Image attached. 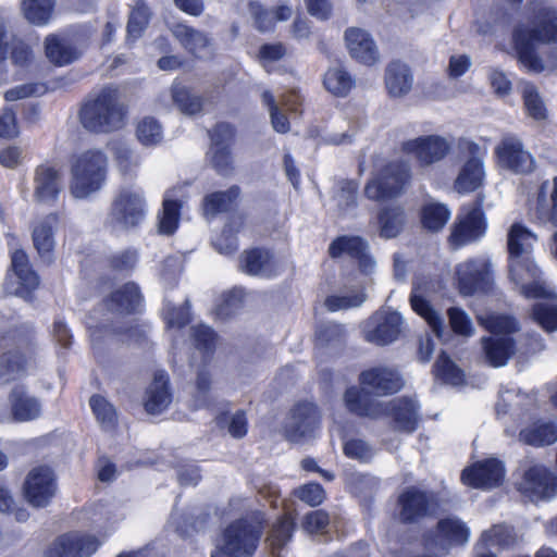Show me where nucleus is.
Segmentation results:
<instances>
[{
  "instance_id": "obj_26",
  "label": "nucleus",
  "mask_w": 557,
  "mask_h": 557,
  "mask_svg": "<svg viewBox=\"0 0 557 557\" xmlns=\"http://www.w3.org/2000/svg\"><path fill=\"white\" fill-rule=\"evenodd\" d=\"M171 401L169 375L164 371H157L145 393V410L149 414H159L170 406Z\"/></svg>"
},
{
  "instance_id": "obj_18",
  "label": "nucleus",
  "mask_w": 557,
  "mask_h": 557,
  "mask_svg": "<svg viewBox=\"0 0 557 557\" xmlns=\"http://www.w3.org/2000/svg\"><path fill=\"white\" fill-rule=\"evenodd\" d=\"M99 545V540L94 535L67 533L51 543L46 557H90Z\"/></svg>"
},
{
  "instance_id": "obj_16",
  "label": "nucleus",
  "mask_w": 557,
  "mask_h": 557,
  "mask_svg": "<svg viewBox=\"0 0 557 557\" xmlns=\"http://www.w3.org/2000/svg\"><path fill=\"white\" fill-rule=\"evenodd\" d=\"M497 164L516 174H529L535 169L532 154L524 149L520 138L513 135L504 136L495 147Z\"/></svg>"
},
{
  "instance_id": "obj_17",
  "label": "nucleus",
  "mask_w": 557,
  "mask_h": 557,
  "mask_svg": "<svg viewBox=\"0 0 557 557\" xmlns=\"http://www.w3.org/2000/svg\"><path fill=\"white\" fill-rule=\"evenodd\" d=\"M11 271L5 278V292L27 298L32 290L39 285V277L30 269L28 257L23 250L13 251L11 256Z\"/></svg>"
},
{
  "instance_id": "obj_52",
  "label": "nucleus",
  "mask_w": 557,
  "mask_h": 557,
  "mask_svg": "<svg viewBox=\"0 0 557 557\" xmlns=\"http://www.w3.org/2000/svg\"><path fill=\"white\" fill-rule=\"evenodd\" d=\"M450 216L449 210L442 203L430 202L422 211V223L430 231L437 232L444 227Z\"/></svg>"
},
{
  "instance_id": "obj_63",
  "label": "nucleus",
  "mask_w": 557,
  "mask_h": 557,
  "mask_svg": "<svg viewBox=\"0 0 557 557\" xmlns=\"http://www.w3.org/2000/svg\"><path fill=\"white\" fill-rule=\"evenodd\" d=\"M46 84L41 82L26 83L15 86L4 92L7 101H16L29 97H40L47 92Z\"/></svg>"
},
{
  "instance_id": "obj_58",
  "label": "nucleus",
  "mask_w": 557,
  "mask_h": 557,
  "mask_svg": "<svg viewBox=\"0 0 557 557\" xmlns=\"http://www.w3.org/2000/svg\"><path fill=\"white\" fill-rule=\"evenodd\" d=\"M136 135L144 146H154L162 140V127L153 117H145L138 123Z\"/></svg>"
},
{
  "instance_id": "obj_25",
  "label": "nucleus",
  "mask_w": 557,
  "mask_h": 557,
  "mask_svg": "<svg viewBox=\"0 0 557 557\" xmlns=\"http://www.w3.org/2000/svg\"><path fill=\"white\" fill-rule=\"evenodd\" d=\"M417 403L408 397L393 399L388 404H381V413H386L393 418L397 430L412 432L416 430L419 414Z\"/></svg>"
},
{
  "instance_id": "obj_43",
  "label": "nucleus",
  "mask_w": 557,
  "mask_h": 557,
  "mask_svg": "<svg viewBox=\"0 0 557 557\" xmlns=\"http://www.w3.org/2000/svg\"><path fill=\"white\" fill-rule=\"evenodd\" d=\"M54 4V0H23L22 11L29 23L42 26L50 22Z\"/></svg>"
},
{
  "instance_id": "obj_33",
  "label": "nucleus",
  "mask_w": 557,
  "mask_h": 557,
  "mask_svg": "<svg viewBox=\"0 0 557 557\" xmlns=\"http://www.w3.org/2000/svg\"><path fill=\"white\" fill-rule=\"evenodd\" d=\"M47 59L59 66L67 65L81 55L77 48L64 36L51 34L45 39Z\"/></svg>"
},
{
  "instance_id": "obj_28",
  "label": "nucleus",
  "mask_w": 557,
  "mask_h": 557,
  "mask_svg": "<svg viewBox=\"0 0 557 557\" xmlns=\"http://www.w3.org/2000/svg\"><path fill=\"white\" fill-rule=\"evenodd\" d=\"M239 269L253 276L269 277L277 272L273 255L262 248L245 250L239 258Z\"/></svg>"
},
{
  "instance_id": "obj_20",
  "label": "nucleus",
  "mask_w": 557,
  "mask_h": 557,
  "mask_svg": "<svg viewBox=\"0 0 557 557\" xmlns=\"http://www.w3.org/2000/svg\"><path fill=\"white\" fill-rule=\"evenodd\" d=\"M363 389L377 396L397 393L404 385L399 373L392 368L375 367L360 375Z\"/></svg>"
},
{
  "instance_id": "obj_4",
  "label": "nucleus",
  "mask_w": 557,
  "mask_h": 557,
  "mask_svg": "<svg viewBox=\"0 0 557 557\" xmlns=\"http://www.w3.org/2000/svg\"><path fill=\"white\" fill-rule=\"evenodd\" d=\"M534 405V399L528 394L515 389L502 392L499 400L496 404V413H510L530 423L519 432V441L525 445L542 447L552 445L557 441V426L549 421L535 420L530 413Z\"/></svg>"
},
{
  "instance_id": "obj_23",
  "label": "nucleus",
  "mask_w": 557,
  "mask_h": 557,
  "mask_svg": "<svg viewBox=\"0 0 557 557\" xmlns=\"http://www.w3.org/2000/svg\"><path fill=\"white\" fill-rule=\"evenodd\" d=\"M344 38L352 59L364 65H373L380 60L377 47L364 29L349 27L345 30Z\"/></svg>"
},
{
  "instance_id": "obj_49",
  "label": "nucleus",
  "mask_w": 557,
  "mask_h": 557,
  "mask_svg": "<svg viewBox=\"0 0 557 557\" xmlns=\"http://www.w3.org/2000/svg\"><path fill=\"white\" fill-rule=\"evenodd\" d=\"M522 98L525 111L530 117L535 121H544L547 119L548 112L546 104L533 84H524Z\"/></svg>"
},
{
  "instance_id": "obj_14",
  "label": "nucleus",
  "mask_w": 557,
  "mask_h": 557,
  "mask_svg": "<svg viewBox=\"0 0 557 557\" xmlns=\"http://www.w3.org/2000/svg\"><path fill=\"white\" fill-rule=\"evenodd\" d=\"M517 487L531 502L549 499L557 495V476L546 467L533 463L523 470Z\"/></svg>"
},
{
  "instance_id": "obj_59",
  "label": "nucleus",
  "mask_w": 557,
  "mask_h": 557,
  "mask_svg": "<svg viewBox=\"0 0 557 557\" xmlns=\"http://www.w3.org/2000/svg\"><path fill=\"white\" fill-rule=\"evenodd\" d=\"M240 218H234L232 223L226 225L222 234L214 240L215 249L223 255H231L237 250V239L234 233L242 226Z\"/></svg>"
},
{
  "instance_id": "obj_42",
  "label": "nucleus",
  "mask_w": 557,
  "mask_h": 557,
  "mask_svg": "<svg viewBox=\"0 0 557 557\" xmlns=\"http://www.w3.org/2000/svg\"><path fill=\"white\" fill-rule=\"evenodd\" d=\"M483 261L469 260L457 267V276L460 293L465 296L472 295L478 284L483 280Z\"/></svg>"
},
{
  "instance_id": "obj_35",
  "label": "nucleus",
  "mask_w": 557,
  "mask_h": 557,
  "mask_svg": "<svg viewBox=\"0 0 557 557\" xmlns=\"http://www.w3.org/2000/svg\"><path fill=\"white\" fill-rule=\"evenodd\" d=\"M485 360L493 367H502L515 354V343L509 336H490L481 339Z\"/></svg>"
},
{
  "instance_id": "obj_55",
  "label": "nucleus",
  "mask_w": 557,
  "mask_h": 557,
  "mask_svg": "<svg viewBox=\"0 0 557 557\" xmlns=\"http://www.w3.org/2000/svg\"><path fill=\"white\" fill-rule=\"evenodd\" d=\"M435 373L445 383L454 386L461 385L465 381L463 372L449 359L445 352H442L436 360Z\"/></svg>"
},
{
  "instance_id": "obj_41",
  "label": "nucleus",
  "mask_w": 557,
  "mask_h": 557,
  "mask_svg": "<svg viewBox=\"0 0 557 557\" xmlns=\"http://www.w3.org/2000/svg\"><path fill=\"white\" fill-rule=\"evenodd\" d=\"M171 97L177 110L185 115H195L202 110V98L187 86L175 82L171 87Z\"/></svg>"
},
{
  "instance_id": "obj_64",
  "label": "nucleus",
  "mask_w": 557,
  "mask_h": 557,
  "mask_svg": "<svg viewBox=\"0 0 557 557\" xmlns=\"http://www.w3.org/2000/svg\"><path fill=\"white\" fill-rule=\"evenodd\" d=\"M211 166L220 175H228L233 171V158L228 147L210 148L208 151Z\"/></svg>"
},
{
  "instance_id": "obj_40",
  "label": "nucleus",
  "mask_w": 557,
  "mask_h": 557,
  "mask_svg": "<svg viewBox=\"0 0 557 557\" xmlns=\"http://www.w3.org/2000/svg\"><path fill=\"white\" fill-rule=\"evenodd\" d=\"M380 236L386 239L396 237L404 228L405 212L399 206L383 208L377 214Z\"/></svg>"
},
{
  "instance_id": "obj_10",
  "label": "nucleus",
  "mask_w": 557,
  "mask_h": 557,
  "mask_svg": "<svg viewBox=\"0 0 557 557\" xmlns=\"http://www.w3.org/2000/svg\"><path fill=\"white\" fill-rule=\"evenodd\" d=\"M405 322L399 312L382 307L363 322L362 336L370 344L387 346L400 337Z\"/></svg>"
},
{
  "instance_id": "obj_46",
  "label": "nucleus",
  "mask_w": 557,
  "mask_h": 557,
  "mask_svg": "<svg viewBox=\"0 0 557 557\" xmlns=\"http://www.w3.org/2000/svg\"><path fill=\"white\" fill-rule=\"evenodd\" d=\"M294 528V519L289 513H285L277 523L272 527L270 534L267 537V542L271 547L273 555L280 557L277 550H280L292 539Z\"/></svg>"
},
{
  "instance_id": "obj_38",
  "label": "nucleus",
  "mask_w": 557,
  "mask_h": 557,
  "mask_svg": "<svg viewBox=\"0 0 557 557\" xmlns=\"http://www.w3.org/2000/svg\"><path fill=\"white\" fill-rule=\"evenodd\" d=\"M191 397L193 406L197 409L213 408L216 405L218 397L213 393L212 374L207 367L198 369Z\"/></svg>"
},
{
  "instance_id": "obj_39",
  "label": "nucleus",
  "mask_w": 557,
  "mask_h": 557,
  "mask_svg": "<svg viewBox=\"0 0 557 557\" xmlns=\"http://www.w3.org/2000/svg\"><path fill=\"white\" fill-rule=\"evenodd\" d=\"M547 182H544L539 190L534 208L535 218L543 224L557 226V176L553 180L550 197H546Z\"/></svg>"
},
{
  "instance_id": "obj_30",
  "label": "nucleus",
  "mask_w": 557,
  "mask_h": 557,
  "mask_svg": "<svg viewBox=\"0 0 557 557\" xmlns=\"http://www.w3.org/2000/svg\"><path fill=\"white\" fill-rule=\"evenodd\" d=\"M59 215L50 213L39 220L33 228V243L38 255L50 262L54 248V231L59 225Z\"/></svg>"
},
{
  "instance_id": "obj_29",
  "label": "nucleus",
  "mask_w": 557,
  "mask_h": 557,
  "mask_svg": "<svg viewBox=\"0 0 557 557\" xmlns=\"http://www.w3.org/2000/svg\"><path fill=\"white\" fill-rule=\"evenodd\" d=\"M399 518L403 522H416L429 512L431 497L414 487H409L399 495Z\"/></svg>"
},
{
  "instance_id": "obj_12",
  "label": "nucleus",
  "mask_w": 557,
  "mask_h": 557,
  "mask_svg": "<svg viewBox=\"0 0 557 557\" xmlns=\"http://www.w3.org/2000/svg\"><path fill=\"white\" fill-rule=\"evenodd\" d=\"M321 414L317 406L311 403H299L295 405L283 426L286 440L293 443H300L315 436L320 428Z\"/></svg>"
},
{
  "instance_id": "obj_1",
  "label": "nucleus",
  "mask_w": 557,
  "mask_h": 557,
  "mask_svg": "<svg viewBox=\"0 0 557 557\" xmlns=\"http://www.w3.org/2000/svg\"><path fill=\"white\" fill-rule=\"evenodd\" d=\"M535 240L536 236L522 224L515 223L510 227L508 232L510 278L525 298L544 299L533 307V319L546 332H554L557 330L556 295L542 281L540 270L529 258Z\"/></svg>"
},
{
  "instance_id": "obj_53",
  "label": "nucleus",
  "mask_w": 557,
  "mask_h": 557,
  "mask_svg": "<svg viewBox=\"0 0 557 557\" xmlns=\"http://www.w3.org/2000/svg\"><path fill=\"white\" fill-rule=\"evenodd\" d=\"M480 323L491 333L507 336L519 330L517 321L509 315L504 314H490L486 317H479Z\"/></svg>"
},
{
  "instance_id": "obj_2",
  "label": "nucleus",
  "mask_w": 557,
  "mask_h": 557,
  "mask_svg": "<svg viewBox=\"0 0 557 557\" xmlns=\"http://www.w3.org/2000/svg\"><path fill=\"white\" fill-rule=\"evenodd\" d=\"M527 16L512 29L511 40L519 63L529 72L541 73L545 65L536 45L557 42V9L546 0H531Z\"/></svg>"
},
{
  "instance_id": "obj_47",
  "label": "nucleus",
  "mask_w": 557,
  "mask_h": 557,
  "mask_svg": "<svg viewBox=\"0 0 557 557\" xmlns=\"http://www.w3.org/2000/svg\"><path fill=\"white\" fill-rule=\"evenodd\" d=\"M344 401L347 409L358 416L377 417L381 414V404H369L367 397L356 387L345 392Z\"/></svg>"
},
{
  "instance_id": "obj_19",
  "label": "nucleus",
  "mask_w": 557,
  "mask_h": 557,
  "mask_svg": "<svg viewBox=\"0 0 557 557\" xmlns=\"http://www.w3.org/2000/svg\"><path fill=\"white\" fill-rule=\"evenodd\" d=\"M504 475L503 462L495 458H488L465 469L461 473V480L472 487L490 490L499 486Z\"/></svg>"
},
{
  "instance_id": "obj_8",
  "label": "nucleus",
  "mask_w": 557,
  "mask_h": 557,
  "mask_svg": "<svg viewBox=\"0 0 557 557\" xmlns=\"http://www.w3.org/2000/svg\"><path fill=\"white\" fill-rule=\"evenodd\" d=\"M485 231L486 218L483 212V198L479 196L474 202L465 206L457 215L450 228L448 244L451 249H459L479 240Z\"/></svg>"
},
{
  "instance_id": "obj_31",
  "label": "nucleus",
  "mask_w": 557,
  "mask_h": 557,
  "mask_svg": "<svg viewBox=\"0 0 557 557\" xmlns=\"http://www.w3.org/2000/svg\"><path fill=\"white\" fill-rule=\"evenodd\" d=\"M410 305L412 310L428 322L436 336L442 337L445 330L443 319L428 300L425 285L416 282L413 283L410 295Z\"/></svg>"
},
{
  "instance_id": "obj_3",
  "label": "nucleus",
  "mask_w": 557,
  "mask_h": 557,
  "mask_svg": "<svg viewBox=\"0 0 557 557\" xmlns=\"http://www.w3.org/2000/svg\"><path fill=\"white\" fill-rule=\"evenodd\" d=\"M78 119L89 133L110 134L122 129L127 122V107L120 89L106 86L90 95L82 104Z\"/></svg>"
},
{
  "instance_id": "obj_37",
  "label": "nucleus",
  "mask_w": 557,
  "mask_h": 557,
  "mask_svg": "<svg viewBox=\"0 0 557 557\" xmlns=\"http://www.w3.org/2000/svg\"><path fill=\"white\" fill-rule=\"evenodd\" d=\"M172 34L195 57H199L210 45V38L206 33L183 23L175 24Z\"/></svg>"
},
{
  "instance_id": "obj_44",
  "label": "nucleus",
  "mask_w": 557,
  "mask_h": 557,
  "mask_svg": "<svg viewBox=\"0 0 557 557\" xmlns=\"http://www.w3.org/2000/svg\"><path fill=\"white\" fill-rule=\"evenodd\" d=\"M369 250L368 243L359 236H339L329 247V255L338 258L347 255L356 259L362 251Z\"/></svg>"
},
{
  "instance_id": "obj_48",
  "label": "nucleus",
  "mask_w": 557,
  "mask_h": 557,
  "mask_svg": "<svg viewBox=\"0 0 557 557\" xmlns=\"http://www.w3.org/2000/svg\"><path fill=\"white\" fill-rule=\"evenodd\" d=\"M215 422L220 429L226 430L234 438H243L248 431V421L244 410L221 413L216 416Z\"/></svg>"
},
{
  "instance_id": "obj_11",
  "label": "nucleus",
  "mask_w": 557,
  "mask_h": 557,
  "mask_svg": "<svg viewBox=\"0 0 557 557\" xmlns=\"http://www.w3.org/2000/svg\"><path fill=\"white\" fill-rule=\"evenodd\" d=\"M457 147L460 152L467 154V160L454 182V189L458 193H470L483 184L485 177L483 153L476 143L463 137L457 140Z\"/></svg>"
},
{
  "instance_id": "obj_36",
  "label": "nucleus",
  "mask_w": 557,
  "mask_h": 557,
  "mask_svg": "<svg viewBox=\"0 0 557 557\" xmlns=\"http://www.w3.org/2000/svg\"><path fill=\"white\" fill-rule=\"evenodd\" d=\"M240 195L238 186H232L224 191H214L207 195L202 201V211L207 220L215 218L219 213L231 210Z\"/></svg>"
},
{
  "instance_id": "obj_6",
  "label": "nucleus",
  "mask_w": 557,
  "mask_h": 557,
  "mask_svg": "<svg viewBox=\"0 0 557 557\" xmlns=\"http://www.w3.org/2000/svg\"><path fill=\"white\" fill-rule=\"evenodd\" d=\"M263 513L259 511L232 522L223 531L211 557L252 556L263 532Z\"/></svg>"
},
{
  "instance_id": "obj_61",
  "label": "nucleus",
  "mask_w": 557,
  "mask_h": 557,
  "mask_svg": "<svg viewBox=\"0 0 557 557\" xmlns=\"http://www.w3.org/2000/svg\"><path fill=\"white\" fill-rule=\"evenodd\" d=\"M190 336L195 347L203 354H212L216 345V334L207 325L198 324L191 327Z\"/></svg>"
},
{
  "instance_id": "obj_51",
  "label": "nucleus",
  "mask_w": 557,
  "mask_h": 557,
  "mask_svg": "<svg viewBox=\"0 0 557 557\" xmlns=\"http://www.w3.org/2000/svg\"><path fill=\"white\" fill-rule=\"evenodd\" d=\"M512 13L504 4L493 5L485 18V26L481 29L483 34H493L506 30L511 22Z\"/></svg>"
},
{
  "instance_id": "obj_22",
  "label": "nucleus",
  "mask_w": 557,
  "mask_h": 557,
  "mask_svg": "<svg viewBox=\"0 0 557 557\" xmlns=\"http://www.w3.org/2000/svg\"><path fill=\"white\" fill-rule=\"evenodd\" d=\"M8 401L11 417L16 422H28L37 420L42 413L41 400L30 394L24 385L12 387Z\"/></svg>"
},
{
  "instance_id": "obj_62",
  "label": "nucleus",
  "mask_w": 557,
  "mask_h": 557,
  "mask_svg": "<svg viewBox=\"0 0 557 557\" xmlns=\"http://www.w3.org/2000/svg\"><path fill=\"white\" fill-rule=\"evenodd\" d=\"M112 153L123 174H131L139 164L137 157H135L131 148L123 143L113 144Z\"/></svg>"
},
{
  "instance_id": "obj_7",
  "label": "nucleus",
  "mask_w": 557,
  "mask_h": 557,
  "mask_svg": "<svg viewBox=\"0 0 557 557\" xmlns=\"http://www.w3.org/2000/svg\"><path fill=\"white\" fill-rule=\"evenodd\" d=\"M411 180L409 162L396 160L387 163L379 176L370 181L364 188L366 196L375 201H386L397 198L404 193Z\"/></svg>"
},
{
  "instance_id": "obj_60",
  "label": "nucleus",
  "mask_w": 557,
  "mask_h": 557,
  "mask_svg": "<svg viewBox=\"0 0 557 557\" xmlns=\"http://www.w3.org/2000/svg\"><path fill=\"white\" fill-rule=\"evenodd\" d=\"M90 407L104 429H111L116 421V412L114 407L102 396L94 395L90 400Z\"/></svg>"
},
{
  "instance_id": "obj_56",
  "label": "nucleus",
  "mask_w": 557,
  "mask_h": 557,
  "mask_svg": "<svg viewBox=\"0 0 557 557\" xmlns=\"http://www.w3.org/2000/svg\"><path fill=\"white\" fill-rule=\"evenodd\" d=\"M181 203L165 197L163 210L159 218V232L164 235H172L178 225Z\"/></svg>"
},
{
  "instance_id": "obj_13",
  "label": "nucleus",
  "mask_w": 557,
  "mask_h": 557,
  "mask_svg": "<svg viewBox=\"0 0 557 557\" xmlns=\"http://www.w3.org/2000/svg\"><path fill=\"white\" fill-rule=\"evenodd\" d=\"M454 141L440 135L420 136L401 144V151L412 154L420 168H429L444 160L451 151Z\"/></svg>"
},
{
  "instance_id": "obj_57",
  "label": "nucleus",
  "mask_w": 557,
  "mask_h": 557,
  "mask_svg": "<svg viewBox=\"0 0 557 557\" xmlns=\"http://www.w3.org/2000/svg\"><path fill=\"white\" fill-rule=\"evenodd\" d=\"M150 12L148 7L138 1L136 7L129 14L128 23H127V36L128 38L136 39L140 37L144 29L147 27L149 23Z\"/></svg>"
},
{
  "instance_id": "obj_9",
  "label": "nucleus",
  "mask_w": 557,
  "mask_h": 557,
  "mask_svg": "<svg viewBox=\"0 0 557 557\" xmlns=\"http://www.w3.org/2000/svg\"><path fill=\"white\" fill-rule=\"evenodd\" d=\"M144 216L143 194L132 188H122L111 203L106 223L113 231H126L136 227Z\"/></svg>"
},
{
  "instance_id": "obj_27",
  "label": "nucleus",
  "mask_w": 557,
  "mask_h": 557,
  "mask_svg": "<svg viewBox=\"0 0 557 557\" xmlns=\"http://www.w3.org/2000/svg\"><path fill=\"white\" fill-rule=\"evenodd\" d=\"M384 83L391 98L400 99L406 97L413 86L411 69L400 61L391 62L384 72Z\"/></svg>"
},
{
  "instance_id": "obj_50",
  "label": "nucleus",
  "mask_w": 557,
  "mask_h": 557,
  "mask_svg": "<svg viewBox=\"0 0 557 557\" xmlns=\"http://www.w3.org/2000/svg\"><path fill=\"white\" fill-rule=\"evenodd\" d=\"M367 300L363 288L348 290L338 295H331L325 299V307L330 311L347 310L360 307Z\"/></svg>"
},
{
  "instance_id": "obj_54",
  "label": "nucleus",
  "mask_w": 557,
  "mask_h": 557,
  "mask_svg": "<svg viewBox=\"0 0 557 557\" xmlns=\"http://www.w3.org/2000/svg\"><path fill=\"white\" fill-rule=\"evenodd\" d=\"M481 542L485 546H499L505 548L516 542V536L511 528L505 524H495L482 533Z\"/></svg>"
},
{
  "instance_id": "obj_24",
  "label": "nucleus",
  "mask_w": 557,
  "mask_h": 557,
  "mask_svg": "<svg viewBox=\"0 0 557 557\" xmlns=\"http://www.w3.org/2000/svg\"><path fill=\"white\" fill-rule=\"evenodd\" d=\"M470 536V529L457 517H448L437 522L436 533L433 540L428 539V545H434L442 549L450 546L465 545Z\"/></svg>"
},
{
  "instance_id": "obj_5",
  "label": "nucleus",
  "mask_w": 557,
  "mask_h": 557,
  "mask_svg": "<svg viewBox=\"0 0 557 557\" xmlns=\"http://www.w3.org/2000/svg\"><path fill=\"white\" fill-rule=\"evenodd\" d=\"M109 160L98 148L73 156L70 166L69 191L74 199L84 200L99 193L106 184Z\"/></svg>"
},
{
  "instance_id": "obj_34",
  "label": "nucleus",
  "mask_w": 557,
  "mask_h": 557,
  "mask_svg": "<svg viewBox=\"0 0 557 557\" xmlns=\"http://www.w3.org/2000/svg\"><path fill=\"white\" fill-rule=\"evenodd\" d=\"M141 296L138 286L126 283L104 300L108 311L116 314L132 313L140 305Z\"/></svg>"
},
{
  "instance_id": "obj_32",
  "label": "nucleus",
  "mask_w": 557,
  "mask_h": 557,
  "mask_svg": "<svg viewBox=\"0 0 557 557\" xmlns=\"http://www.w3.org/2000/svg\"><path fill=\"white\" fill-rule=\"evenodd\" d=\"M28 342L22 341L15 349L8 350L0 356V383L5 384L18 379L25 373L27 358L24 350Z\"/></svg>"
},
{
  "instance_id": "obj_45",
  "label": "nucleus",
  "mask_w": 557,
  "mask_h": 557,
  "mask_svg": "<svg viewBox=\"0 0 557 557\" xmlns=\"http://www.w3.org/2000/svg\"><path fill=\"white\" fill-rule=\"evenodd\" d=\"M323 84L327 91L336 97H346L355 82L350 74L339 66L331 67L324 75Z\"/></svg>"
},
{
  "instance_id": "obj_15",
  "label": "nucleus",
  "mask_w": 557,
  "mask_h": 557,
  "mask_svg": "<svg viewBox=\"0 0 557 557\" xmlns=\"http://www.w3.org/2000/svg\"><path fill=\"white\" fill-rule=\"evenodd\" d=\"M23 493L33 507L48 506L57 494L55 475L52 469L47 466L33 468L26 475Z\"/></svg>"
},
{
  "instance_id": "obj_21",
  "label": "nucleus",
  "mask_w": 557,
  "mask_h": 557,
  "mask_svg": "<svg viewBox=\"0 0 557 557\" xmlns=\"http://www.w3.org/2000/svg\"><path fill=\"white\" fill-rule=\"evenodd\" d=\"M62 190V173L48 164H40L34 174V199L39 203L52 205Z\"/></svg>"
}]
</instances>
